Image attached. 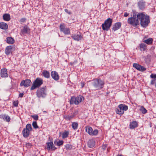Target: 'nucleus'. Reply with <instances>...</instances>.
Instances as JSON below:
<instances>
[{
    "instance_id": "44",
    "label": "nucleus",
    "mask_w": 156,
    "mask_h": 156,
    "mask_svg": "<svg viewBox=\"0 0 156 156\" xmlns=\"http://www.w3.org/2000/svg\"><path fill=\"white\" fill-rule=\"evenodd\" d=\"M107 147V145L104 144L102 145V148L103 149L105 150L106 149V148Z\"/></svg>"
},
{
    "instance_id": "29",
    "label": "nucleus",
    "mask_w": 156,
    "mask_h": 156,
    "mask_svg": "<svg viewBox=\"0 0 156 156\" xmlns=\"http://www.w3.org/2000/svg\"><path fill=\"white\" fill-rule=\"evenodd\" d=\"M42 74L43 76L45 78H48L50 77V75L49 73L47 71H44L42 73Z\"/></svg>"
},
{
    "instance_id": "43",
    "label": "nucleus",
    "mask_w": 156,
    "mask_h": 156,
    "mask_svg": "<svg viewBox=\"0 0 156 156\" xmlns=\"http://www.w3.org/2000/svg\"><path fill=\"white\" fill-rule=\"evenodd\" d=\"M31 144L30 143H28L26 144V147L27 148H30L31 147Z\"/></svg>"
},
{
    "instance_id": "17",
    "label": "nucleus",
    "mask_w": 156,
    "mask_h": 156,
    "mask_svg": "<svg viewBox=\"0 0 156 156\" xmlns=\"http://www.w3.org/2000/svg\"><path fill=\"white\" fill-rule=\"evenodd\" d=\"M13 48V47L12 45L7 46L5 50V54L8 55L11 53H12V49Z\"/></svg>"
},
{
    "instance_id": "12",
    "label": "nucleus",
    "mask_w": 156,
    "mask_h": 156,
    "mask_svg": "<svg viewBox=\"0 0 156 156\" xmlns=\"http://www.w3.org/2000/svg\"><path fill=\"white\" fill-rule=\"evenodd\" d=\"M71 37L74 40L78 41L81 40L83 38L82 35L79 32H77L76 34H72Z\"/></svg>"
},
{
    "instance_id": "18",
    "label": "nucleus",
    "mask_w": 156,
    "mask_h": 156,
    "mask_svg": "<svg viewBox=\"0 0 156 156\" xmlns=\"http://www.w3.org/2000/svg\"><path fill=\"white\" fill-rule=\"evenodd\" d=\"M0 119H2L7 122H9L10 120V118L8 115L2 114L0 115Z\"/></svg>"
},
{
    "instance_id": "26",
    "label": "nucleus",
    "mask_w": 156,
    "mask_h": 156,
    "mask_svg": "<svg viewBox=\"0 0 156 156\" xmlns=\"http://www.w3.org/2000/svg\"><path fill=\"white\" fill-rule=\"evenodd\" d=\"M137 126V122L136 121H133L130 124V128L131 129H133Z\"/></svg>"
},
{
    "instance_id": "4",
    "label": "nucleus",
    "mask_w": 156,
    "mask_h": 156,
    "mask_svg": "<svg viewBox=\"0 0 156 156\" xmlns=\"http://www.w3.org/2000/svg\"><path fill=\"white\" fill-rule=\"evenodd\" d=\"M112 20L108 18L106 20L102 25V29L103 30H108L112 25Z\"/></svg>"
},
{
    "instance_id": "42",
    "label": "nucleus",
    "mask_w": 156,
    "mask_h": 156,
    "mask_svg": "<svg viewBox=\"0 0 156 156\" xmlns=\"http://www.w3.org/2000/svg\"><path fill=\"white\" fill-rule=\"evenodd\" d=\"M65 11L68 13L70 15L72 14V12L71 11H69L67 9H64Z\"/></svg>"
},
{
    "instance_id": "38",
    "label": "nucleus",
    "mask_w": 156,
    "mask_h": 156,
    "mask_svg": "<svg viewBox=\"0 0 156 156\" xmlns=\"http://www.w3.org/2000/svg\"><path fill=\"white\" fill-rule=\"evenodd\" d=\"M31 117L34 119L35 120H37L38 119V116L37 115H35L31 116Z\"/></svg>"
},
{
    "instance_id": "49",
    "label": "nucleus",
    "mask_w": 156,
    "mask_h": 156,
    "mask_svg": "<svg viewBox=\"0 0 156 156\" xmlns=\"http://www.w3.org/2000/svg\"><path fill=\"white\" fill-rule=\"evenodd\" d=\"M81 84L82 88H83L85 85V83L83 82H81Z\"/></svg>"
},
{
    "instance_id": "24",
    "label": "nucleus",
    "mask_w": 156,
    "mask_h": 156,
    "mask_svg": "<svg viewBox=\"0 0 156 156\" xmlns=\"http://www.w3.org/2000/svg\"><path fill=\"white\" fill-rule=\"evenodd\" d=\"M153 39L151 38H149L143 41V42L148 45L152 44L153 42Z\"/></svg>"
},
{
    "instance_id": "30",
    "label": "nucleus",
    "mask_w": 156,
    "mask_h": 156,
    "mask_svg": "<svg viewBox=\"0 0 156 156\" xmlns=\"http://www.w3.org/2000/svg\"><path fill=\"white\" fill-rule=\"evenodd\" d=\"M145 3L144 2H140L138 3V6L139 8L140 9H143L144 8Z\"/></svg>"
},
{
    "instance_id": "28",
    "label": "nucleus",
    "mask_w": 156,
    "mask_h": 156,
    "mask_svg": "<svg viewBox=\"0 0 156 156\" xmlns=\"http://www.w3.org/2000/svg\"><path fill=\"white\" fill-rule=\"evenodd\" d=\"M140 51H145L147 49V46L144 43H141L140 45Z\"/></svg>"
},
{
    "instance_id": "47",
    "label": "nucleus",
    "mask_w": 156,
    "mask_h": 156,
    "mask_svg": "<svg viewBox=\"0 0 156 156\" xmlns=\"http://www.w3.org/2000/svg\"><path fill=\"white\" fill-rule=\"evenodd\" d=\"M129 13H127V12H125L124 14V16L125 17H127L129 15Z\"/></svg>"
},
{
    "instance_id": "19",
    "label": "nucleus",
    "mask_w": 156,
    "mask_h": 156,
    "mask_svg": "<svg viewBox=\"0 0 156 156\" xmlns=\"http://www.w3.org/2000/svg\"><path fill=\"white\" fill-rule=\"evenodd\" d=\"M121 23L120 22L115 23L113 26L112 30L115 31L119 29L121 27Z\"/></svg>"
},
{
    "instance_id": "48",
    "label": "nucleus",
    "mask_w": 156,
    "mask_h": 156,
    "mask_svg": "<svg viewBox=\"0 0 156 156\" xmlns=\"http://www.w3.org/2000/svg\"><path fill=\"white\" fill-rule=\"evenodd\" d=\"M23 93H20L19 94V96L20 97L22 98L23 97Z\"/></svg>"
},
{
    "instance_id": "8",
    "label": "nucleus",
    "mask_w": 156,
    "mask_h": 156,
    "mask_svg": "<svg viewBox=\"0 0 156 156\" xmlns=\"http://www.w3.org/2000/svg\"><path fill=\"white\" fill-rule=\"evenodd\" d=\"M43 83V80L41 78H37L34 82L31 87V90H33L39 87Z\"/></svg>"
},
{
    "instance_id": "9",
    "label": "nucleus",
    "mask_w": 156,
    "mask_h": 156,
    "mask_svg": "<svg viewBox=\"0 0 156 156\" xmlns=\"http://www.w3.org/2000/svg\"><path fill=\"white\" fill-rule=\"evenodd\" d=\"M118 108L116 110V112L117 114L119 115H122L124 113V111L127 110L128 107L127 105H125L121 104L119 105Z\"/></svg>"
},
{
    "instance_id": "25",
    "label": "nucleus",
    "mask_w": 156,
    "mask_h": 156,
    "mask_svg": "<svg viewBox=\"0 0 156 156\" xmlns=\"http://www.w3.org/2000/svg\"><path fill=\"white\" fill-rule=\"evenodd\" d=\"M95 145V142L93 139L90 140L88 142V145L89 147H94Z\"/></svg>"
},
{
    "instance_id": "36",
    "label": "nucleus",
    "mask_w": 156,
    "mask_h": 156,
    "mask_svg": "<svg viewBox=\"0 0 156 156\" xmlns=\"http://www.w3.org/2000/svg\"><path fill=\"white\" fill-rule=\"evenodd\" d=\"M32 125L33 127L35 129H37L38 128V126L37 124V122L36 121L33 122Z\"/></svg>"
},
{
    "instance_id": "2",
    "label": "nucleus",
    "mask_w": 156,
    "mask_h": 156,
    "mask_svg": "<svg viewBox=\"0 0 156 156\" xmlns=\"http://www.w3.org/2000/svg\"><path fill=\"white\" fill-rule=\"evenodd\" d=\"M92 84L96 90H99L103 88L105 82L100 79L97 78L93 80Z\"/></svg>"
},
{
    "instance_id": "35",
    "label": "nucleus",
    "mask_w": 156,
    "mask_h": 156,
    "mask_svg": "<svg viewBox=\"0 0 156 156\" xmlns=\"http://www.w3.org/2000/svg\"><path fill=\"white\" fill-rule=\"evenodd\" d=\"M64 142L63 140H59L56 143V145L58 146H61L63 144Z\"/></svg>"
},
{
    "instance_id": "34",
    "label": "nucleus",
    "mask_w": 156,
    "mask_h": 156,
    "mask_svg": "<svg viewBox=\"0 0 156 156\" xmlns=\"http://www.w3.org/2000/svg\"><path fill=\"white\" fill-rule=\"evenodd\" d=\"M69 134V132L67 131H65L62 134V138H65L67 137Z\"/></svg>"
},
{
    "instance_id": "23",
    "label": "nucleus",
    "mask_w": 156,
    "mask_h": 156,
    "mask_svg": "<svg viewBox=\"0 0 156 156\" xmlns=\"http://www.w3.org/2000/svg\"><path fill=\"white\" fill-rule=\"evenodd\" d=\"M6 42L9 44H12L14 42V40L11 37H8L6 38Z\"/></svg>"
},
{
    "instance_id": "50",
    "label": "nucleus",
    "mask_w": 156,
    "mask_h": 156,
    "mask_svg": "<svg viewBox=\"0 0 156 156\" xmlns=\"http://www.w3.org/2000/svg\"><path fill=\"white\" fill-rule=\"evenodd\" d=\"M43 113H47V112L46 111H43Z\"/></svg>"
},
{
    "instance_id": "15",
    "label": "nucleus",
    "mask_w": 156,
    "mask_h": 156,
    "mask_svg": "<svg viewBox=\"0 0 156 156\" xmlns=\"http://www.w3.org/2000/svg\"><path fill=\"white\" fill-rule=\"evenodd\" d=\"M31 83V81L30 80L26 79L25 80H23L20 84L21 86H24L25 87H28L29 86Z\"/></svg>"
},
{
    "instance_id": "16",
    "label": "nucleus",
    "mask_w": 156,
    "mask_h": 156,
    "mask_svg": "<svg viewBox=\"0 0 156 156\" xmlns=\"http://www.w3.org/2000/svg\"><path fill=\"white\" fill-rule=\"evenodd\" d=\"M51 76L52 78L55 80H58L59 79V76L58 73L56 71H52L51 73Z\"/></svg>"
},
{
    "instance_id": "1",
    "label": "nucleus",
    "mask_w": 156,
    "mask_h": 156,
    "mask_svg": "<svg viewBox=\"0 0 156 156\" xmlns=\"http://www.w3.org/2000/svg\"><path fill=\"white\" fill-rule=\"evenodd\" d=\"M136 16L140 21L141 26L145 27L150 23L149 17L148 16L145 15L143 12H140L136 14Z\"/></svg>"
},
{
    "instance_id": "32",
    "label": "nucleus",
    "mask_w": 156,
    "mask_h": 156,
    "mask_svg": "<svg viewBox=\"0 0 156 156\" xmlns=\"http://www.w3.org/2000/svg\"><path fill=\"white\" fill-rule=\"evenodd\" d=\"M72 128L74 129H76L78 127V124L76 122H73L72 125Z\"/></svg>"
},
{
    "instance_id": "27",
    "label": "nucleus",
    "mask_w": 156,
    "mask_h": 156,
    "mask_svg": "<svg viewBox=\"0 0 156 156\" xmlns=\"http://www.w3.org/2000/svg\"><path fill=\"white\" fill-rule=\"evenodd\" d=\"M74 116L73 115H68L64 116V118L66 120L69 121L73 119Z\"/></svg>"
},
{
    "instance_id": "45",
    "label": "nucleus",
    "mask_w": 156,
    "mask_h": 156,
    "mask_svg": "<svg viewBox=\"0 0 156 156\" xmlns=\"http://www.w3.org/2000/svg\"><path fill=\"white\" fill-rule=\"evenodd\" d=\"M155 82V80L154 79H153L151 80V85H153L154 84Z\"/></svg>"
},
{
    "instance_id": "7",
    "label": "nucleus",
    "mask_w": 156,
    "mask_h": 156,
    "mask_svg": "<svg viewBox=\"0 0 156 156\" xmlns=\"http://www.w3.org/2000/svg\"><path fill=\"white\" fill-rule=\"evenodd\" d=\"M83 97L81 95H79L76 97H72L70 100V102L71 104H74L76 105H78L81 102L83 99Z\"/></svg>"
},
{
    "instance_id": "6",
    "label": "nucleus",
    "mask_w": 156,
    "mask_h": 156,
    "mask_svg": "<svg viewBox=\"0 0 156 156\" xmlns=\"http://www.w3.org/2000/svg\"><path fill=\"white\" fill-rule=\"evenodd\" d=\"M47 95L46 88L45 87L38 89L37 91V96L39 98H44Z\"/></svg>"
},
{
    "instance_id": "41",
    "label": "nucleus",
    "mask_w": 156,
    "mask_h": 156,
    "mask_svg": "<svg viewBox=\"0 0 156 156\" xmlns=\"http://www.w3.org/2000/svg\"><path fill=\"white\" fill-rule=\"evenodd\" d=\"M150 77L151 78H156V74L152 73L150 75Z\"/></svg>"
},
{
    "instance_id": "20",
    "label": "nucleus",
    "mask_w": 156,
    "mask_h": 156,
    "mask_svg": "<svg viewBox=\"0 0 156 156\" xmlns=\"http://www.w3.org/2000/svg\"><path fill=\"white\" fill-rule=\"evenodd\" d=\"M1 75L2 77H7L8 76V74L7 73V69H1Z\"/></svg>"
},
{
    "instance_id": "37",
    "label": "nucleus",
    "mask_w": 156,
    "mask_h": 156,
    "mask_svg": "<svg viewBox=\"0 0 156 156\" xmlns=\"http://www.w3.org/2000/svg\"><path fill=\"white\" fill-rule=\"evenodd\" d=\"M26 20V19L25 18H21L19 20V22L20 23L22 24L23 23L25 22Z\"/></svg>"
},
{
    "instance_id": "46",
    "label": "nucleus",
    "mask_w": 156,
    "mask_h": 156,
    "mask_svg": "<svg viewBox=\"0 0 156 156\" xmlns=\"http://www.w3.org/2000/svg\"><path fill=\"white\" fill-rule=\"evenodd\" d=\"M137 70L141 72H144L145 71L146 69H136Z\"/></svg>"
},
{
    "instance_id": "11",
    "label": "nucleus",
    "mask_w": 156,
    "mask_h": 156,
    "mask_svg": "<svg viewBox=\"0 0 156 156\" xmlns=\"http://www.w3.org/2000/svg\"><path fill=\"white\" fill-rule=\"evenodd\" d=\"M60 30L66 35H69L70 34V30L69 28H65L64 23L61 24L60 27Z\"/></svg>"
},
{
    "instance_id": "39",
    "label": "nucleus",
    "mask_w": 156,
    "mask_h": 156,
    "mask_svg": "<svg viewBox=\"0 0 156 156\" xmlns=\"http://www.w3.org/2000/svg\"><path fill=\"white\" fill-rule=\"evenodd\" d=\"M18 101H15L13 102V106L15 107H16L18 106Z\"/></svg>"
},
{
    "instance_id": "21",
    "label": "nucleus",
    "mask_w": 156,
    "mask_h": 156,
    "mask_svg": "<svg viewBox=\"0 0 156 156\" xmlns=\"http://www.w3.org/2000/svg\"><path fill=\"white\" fill-rule=\"evenodd\" d=\"M0 28L2 30H7L8 28V25L6 23L1 22L0 23Z\"/></svg>"
},
{
    "instance_id": "13",
    "label": "nucleus",
    "mask_w": 156,
    "mask_h": 156,
    "mask_svg": "<svg viewBox=\"0 0 156 156\" xmlns=\"http://www.w3.org/2000/svg\"><path fill=\"white\" fill-rule=\"evenodd\" d=\"M46 148L48 151H53L56 149L52 142H48L46 144Z\"/></svg>"
},
{
    "instance_id": "22",
    "label": "nucleus",
    "mask_w": 156,
    "mask_h": 156,
    "mask_svg": "<svg viewBox=\"0 0 156 156\" xmlns=\"http://www.w3.org/2000/svg\"><path fill=\"white\" fill-rule=\"evenodd\" d=\"M3 20L5 21H9L11 19L10 16L9 14L5 13L3 15Z\"/></svg>"
},
{
    "instance_id": "51",
    "label": "nucleus",
    "mask_w": 156,
    "mask_h": 156,
    "mask_svg": "<svg viewBox=\"0 0 156 156\" xmlns=\"http://www.w3.org/2000/svg\"><path fill=\"white\" fill-rule=\"evenodd\" d=\"M155 87H156V82L155 84Z\"/></svg>"
},
{
    "instance_id": "40",
    "label": "nucleus",
    "mask_w": 156,
    "mask_h": 156,
    "mask_svg": "<svg viewBox=\"0 0 156 156\" xmlns=\"http://www.w3.org/2000/svg\"><path fill=\"white\" fill-rule=\"evenodd\" d=\"M77 63V61H74L73 63H70V64L71 65H73L74 67H76V64Z\"/></svg>"
},
{
    "instance_id": "14",
    "label": "nucleus",
    "mask_w": 156,
    "mask_h": 156,
    "mask_svg": "<svg viewBox=\"0 0 156 156\" xmlns=\"http://www.w3.org/2000/svg\"><path fill=\"white\" fill-rule=\"evenodd\" d=\"M30 33V29L27 25L24 26L21 30L20 35L28 34Z\"/></svg>"
},
{
    "instance_id": "3",
    "label": "nucleus",
    "mask_w": 156,
    "mask_h": 156,
    "mask_svg": "<svg viewBox=\"0 0 156 156\" xmlns=\"http://www.w3.org/2000/svg\"><path fill=\"white\" fill-rule=\"evenodd\" d=\"M136 15H133V17H129L127 20L128 23L133 26L136 27L140 24L138 18L136 16Z\"/></svg>"
},
{
    "instance_id": "31",
    "label": "nucleus",
    "mask_w": 156,
    "mask_h": 156,
    "mask_svg": "<svg viewBox=\"0 0 156 156\" xmlns=\"http://www.w3.org/2000/svg\"><path fill=\"white\" fill-rule=\"evenodd\" d=\"M133 66L135 68H145L143 66L137 63H134Z\"/></svg>"
},
{
    "instance_id": "10",
    "label": "nucleus",
    "mask_w": 156,
    "mask_h": 156,
    "mask_svg": "<svg viewBox=\"0 0 156 156\" xmlns=\"http://www.w3.org/2000/svg\"><path fill=\"white\" fill-rule=\"evenodd\" d=\"M86 131L91 136H96L98 133V131L97 129H96L93 130L91 127L89 126L86 127Z\"/></svg>"
},
{
    "instance_id": "5",
    "label": "nucleus",
    "mask_w": 156,
    "mask_h": 156,
    "mask_svg": "<svg viewBox=\"0 0 156 156\" xmlns=\"http://www.w3.org/2000/svg\"><path fill=\"white\" fill-rule=\"evenodd\" d=\"M32 130V128L31 124H27L26 128H24L22 131L23 136L25 138L28 137Z\"/></svg>"
},
{
    "instance_id": "33",
    "label": "nucleus",
    "mask_w": 156,
    "mask_h": 156,
    "mask_svg": "<svg viewBox=\"0 0 156 156\" xmlns=\"http://www.w3.org/2000/svg\"><path fill=\"white\" fill-rule=\"evenodd\" d=\"M140 111L143 114H145L147 112V110L143 106L141 107Z\"/></svg>"
}]
</instances>
